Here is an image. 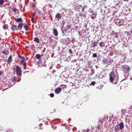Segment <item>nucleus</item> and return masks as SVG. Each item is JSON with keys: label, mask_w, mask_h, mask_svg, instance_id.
<instances>
[{"label": "nucleus", "mask_w": 132, "mask_h": 132, "mask_svg": "<svg viewBox=\"0 0 132 132\" xmlns=\"http://www.w3.org/2000/svg\"><path fill=\"white\" fill-rule=\"evenodd\" d=\"M34 17H33L31 19V20L32 21H33V20H34Z\"/></svg>", "instance_id": "42"}, {"label": "nucleus", "mask_w": 132, "mask_h": 132, "mask_svg": "<svg viewBox=\"0 0 132 132\" xmlns=\"http://www.w3.org/2000/svg\"><path fill=\"white\" fill-rule=\"evenodd\" d=\"M35 57L37 59L40 60L41 59V56H40V55L39 54H37L36 55Z\"/></svg>", "instance_id": "16"}, {"label": "nucleus", "mask_w": 132, "mask_h": 132, "mask_svg": "<svg viewBox=\"0 0 132 132\" xmlns=\"http://www.w3.org/2000/svg\"><path fill=\"white\" fill-rule=\"evenodd\" d=\"M34 39V41L35 42H36L37 43H39V39L37 37H35Z\"/></svg>", "instance_id": "17"}, {"label": "nucleus", "mask_w": 132, "mask_h": 132, "mask_svg": "<svg viewBox=\"0 0 132 132\" xmlns=\"http://www.w3.org/2000/svg\"><path fill=\"white\" fill-rule=\"evenodd\" d=\"M97 54L96 53L93 54V57H96L97 56Z\"/></svg>", "instance_id": "30"}, {"label": "nucleus", "mask_w": 132, "mask_h": 132, "mask_svg": "<svg viewBox=\"0 0 132 132\" xmlns=\"http://www.w3.org/2000/svg\"><path fill=\"white\" fill-rule=\"evenodd\" d=\"M34 130L37 132H42L43 131V128L41 127H38L37 126L34 128Z\"/></svg>", "instance_id": "4"}, {"label": "nucleus", "mask_w": 132, "mask_h": 132, "mask_svg": "<svg viewBox=\"0 0 132 132\" xmlns=\"http://www.w3.org/2000/svg\"><path fill=\"white\" fill-rule=\"evenodd\" d=\"M1 38H0V40H1Z\"/></svg>", "instance_id": "51"}, {"label": "nucleus", "mask_w": 132, "mask_h": 132, "mask_svg": "<svg viewBox=\"0 0 132 132\" xmlns=\"http://www.w3.org/2000/svg\"><path fill=\"white\" fill-rule=\"evenodd\" d=\"M2 53L4 54L5 55H7L9 53V52L8 50H5L4 51H3Z\"/></svg>", "instance_id": "12"}, {"label": "nucleus", "mask_w": 132, "mask_h": 132, "mask_svg": "<svg viewBox=\"0 0 132 132\" xmlns=\"http://www.w3.org/2000/svg\"><path fill=\"white\" fill-rule=\"evenodd\" d=\"M3 28L4 29H7L8 28V26L7 24L4 25L3 26Z\"/></svg>", "instance_id": "22"}, {"label": "nucleus", "mask_w": 132, "mask_h": 132, "mask_svg": "<svg viewBox=\"0 0 132 132\" xmlns=\"http://www.w3.org/2000/svg\"><path fill=\"white\" fill-rule=\"evenodd\" d=\"M117 84V81H116V82L115 83V84Z\"/></svg>", "instance_id": "47"}, {"label": "nucleus", "mask_w": 132, "mask_h": 132, "mask_svg": "<svg viewBox=\"0 0 132 132\" xmlns=\"http://www.w3.org/2000/svg\"><path fill=\"white\" fill-rule=\"evenodd\" d=\"M90 130V129H86V132H88Z\"/></svg>", "instance_id": "39"}, {"label": "nucleus", "mask_w": 132, "mask_h": 132, "mask_svg": "<svg viewBox=\"0 0 132 132\" xmlns=\"http://www.w3.org/2000/svg\"><path fill=\"white\" fill-rule=\"evenodd\" d=\"M125 1H128L129 0H124Z\"/></svg>", "instance_id": "46"}, {"label": "nucleus", "mask_w": 132, "mask_h": 132, "mask_svg": "<svg viewBox=\"0 0 132 132\" xmlns=\"http://www.w3.org/2000/svg\"><path fill=\"white\" fill-rule=\"evenodd\" d=\"M18 55L19 57L21 59V60L25 59L24 56L22 57L21 56L19 53H18Z\"/></svg>", "instance_id": "21"}, {"label": "nucleus", "mask_w": 132, "mask_h": 132, "mask_svg": "<svg viewBox=\"0 0 132 132\" xmlns=\"http://www.w3.org/2000/svg\"><path fill=\"white\" fill-rule=\"evenodd\" d=\"M41 56V57L44 56V54H42L41 55H40Z\"/></svg>", "instance_id": "41"}, {"label": "nucleus", "mask_w": 132, "mask_h": 132, "mask_svg": "<svg viewBox=\"0 0 132 132\" xmlns=\"http://www.w3.org/2000/svg\"><path fill=\"white\" fill-rule=\"evenodd\" d=\"M98 41V40H97V41ZM98 44V41L94 42V43L93 44V47H94L96 46Z\"/></svg>", "instance_id": "18"}, {"label": "nucleus", "mask_w": 132, "mask_h": 132, "mask_svg": "<svg viewBox=\"0 0 132 132\" xmlns=\"http://www.w3.org/2000/svg\"><path fill=\"white\" fill-rule=\"evenodd\" d=\"M97 129L96 130V131H99L100 128V125H98V126L97 127Z\"/></svg>", "instance_id": "28"}, {"label": "nucleus", "mask_w": 132, "mask_h": 132, "mask_svg": "<svg viewBox=\"0 0 132 132\" xmlns=\"http://www.w3.org/2000/svg\"><path fill=\"white\" fill-rule=\"evenodd\" d=\"M108 117L107 116H104L103 120H104L105 121H106L108 119Z\"/></svg>", "instance_id": "23"}, {"label": "nucleus", "mask_w": 132, "mask_h": 132, "mask_svg": "<svg viewBox=\"0 0 132 132\" xmlns=\"http://www.w3.org/2000/svg\"><path fill=\"white\" fill-rule=\"evenodd\" d=\"M12 57L10 56L9 58L8 59L7 61V63L8 64H11V62L12 61Z\"/></svg>", "instance_id": "11"}, {"label": "nucleus", "mask_w": 132, "mask_h": 132, "mask_svg": "<svg viewBox=\"0 0 132 132\" xmlns=\"http://www.w3.org/2000/svg\"><path fill=\"white\" fill-rule=\"evenodd\" d=\"M17 10V9L15 8H13V11L14 12H15Z\"/></svg>", "instance_id": "37"}, {"label": "nucleus", "mask_w": 132, "mask_h": 132, "mask_svg": "<svg viewBox=\"0 0 132 132\" xmlns=\"http://www.w3.org/2000/svg\"><path fill=\"white\" fill-rule=\"evenodd\" d=\"M26 66V65H25V67H24L25 68V66Z\"/></svg>", "instance_id": "50"}, {"label": "nucleus", "mask_w": 132, "mask_h": 132, "mask_svg": "<svg viewBox=\"0 0 132 132\" xmlns=\"http://www.w3.org/2000/svg\"><path fill=\"white\" fill-rule=\"evenodd\" d=\"M2 72L1 71H0V75H2Z\"/></svg>", "instance_id": "43"}, {"label": "nucleus", "mask_w": 132, "mask_h": 132, "mask_svg": "<svg viewBox=\"0 0 132 132\" xmlns=\"http://www.w3.org/2000/svg\"><path fill=\"white\" fill-rule=\"evenodd\" d=\"M25 59H24L23 60H22L21 61L22 62V63L23 64L24 67H25V65H26V61H25Z\"/></svg>", "instance_id": "19"}, {"label": "nucleus", "mask_w": 132, "mask_h": 132, "mask_svg": "<svg viewBox=\"0 0 132 132\" xmlns=\"http://www.w3.org/2000/svg\"><path fill=\"white\" fill-rule=\"evenodd\" d=\"M119 127V125H117L115 127V131L116 132L119 130H120V128Z\"/></svg>", "instance_id": "14"}, {"label": "nucleus", "mask_w": 132, "mask_h": 132, "mask_svg": "<svg viewBox=\"0 0 132 132\" xmlns=\"http://www.w3.org/2000/svg\"><path fill=\"white\" fill-rule=\"evenodd\" d=\"M55 70H53V71L52 73H53L54 72H55Z\"/></svg>", "instance_id": "44"}, {"label": "nucleus", "mask_w": 132, "mask_h": 132, "mask_svg": "<svg viewBox=\"0 0 132 132\" xmlns=\"http://www.w3.org/2000/svg\"><path fill=\"white\" fill-rule=\"evenodd\" d=\"M14 19L15 21L17 22H21L22 21V20L21 18H14Z\"/></svg>", "instance_id": "9"}, {"label": "nucleus", "mask_w": 132, "mask_h": 132, "mask_svg": "<svg viewBox=\"0 0 132 132\" xmlns=\"http://www.w3.org/2000/svg\"><path fill=\"white\" fill-rule=\"evenodd\" d=\"M15 71L16 72V75L18 76V77L21 76L22 71L18 65L16 66Z\"/></svg>", "instance_id": "1"}, {"label": "nucleus", "mask_w": 132, "mask_h": 132, "mask_svg": "<svg viewBox=\"0 0 132 132\" xmlns=\"http://www.w3.org/2000/svg\"><path fill=\"white\" fill-rule=\"evenodd\" d=\"M4 0H0V5H2L4 3Z\"/></svg>", "instance_id": "25"}, {"label": "nucleus", "mask_w": 132, "mask_h": 132, "mask_svg": "<svg viewBox=\"0 0 132 132\" xmlns=\"http://www.w3.org/2000/svg\"><path fill=\"white\" fill-rule=\"evenodd\" d=\"M48 39L49 41V42L50 43H51L53 42V40L51 37H49L48 38Z\"/></svg>", "instance_id": "20"}, {"label": "nucleus", "mask_w": 132, "mask_h": 132, "mask_svg": "<svg viewBox=\"0 0 132 132\" xmlns=\"http://www.w3.org/2000/svg\"><path fill=\"white\" fill-rule=\"evenodd\" d=\"M69 52L70 54H71L72 53V51L71 49H70L69 51Z\"/></svg>", "instance_id": "33"}, {"label": "nucleus", "mask_w": 132, "mask_h": 132, "mask_svg": "<svg viewBox=\"0 0 132 132\" xmlns=\"http://www.w3.org/2000/svg\"><path fill=\"white\" fill-rule=\"evenodd\" d=\"M16 77H14L13 78V80L15 81H16Z\"/></svg>", "instance_id": "38"}, {"label": "nucleus", "mask_w": 132, "mask_h": 132, "mask_svg": "<svg viewBox=\"0 0 132 132\" xmlns=\"http://www.w3.org/2000/svg\"><path fill=\"white\" fill-rule=\"evenodd\" d=\"M61 18V16L60 13H57L55 16V18H57L59 20Z\"/></svg>", "instance_id": "13"}, {"label": "nucleus", "mask_w": 132, "mask_h": 132, "mask_svg": "<svg viewBox=\"0 0 132 132\" xmlns=\"http://www.w3.org/2000/svg\"><path fill=\"white\" fill-rule=\"evenodd\" d=\"M62 90L61 88L58 87L56 88L55 90V92L56 94H58L60 93Z\"/></svg>", "instance_id": "6"}, {"label": "nucleus", "mask_w": 132, "mask_h": 132, "mask_svg": "<svg viewBox=\"0 0 132 132\" xmlns=\"http://www.w3.org/2000/svg\"><path fill=\"white\" fill-rule=\"evenodd\" d=\"M32 7H35V8H36V5H35V4L34 3H32Z\"/></svg>", "instance_id": "31"}, {"label": "nucleus", "mask_w": 132, "mask_h": 132, "mask_svg": "<svg viewBox=\"0 0 132 132\" xmlns=\"http://www.w3.org/2000/svg\"><path fill=\"white\" fill-rule=\"evenodd\" d=\"M131 33L132 34V30H131Z\"/></svg>", "instance_id": "49"}, {"label": "nucleus", "mask_w": 132, "mask_h": 132, "mask_svg": "<svg viewBox=\"0 0 132 132\" xmlns=\"http://www.w3.org/2000/svg\"><path fill=\"white\" fill-rule=\"evenodd\" d=\"M53 34L55 36H57L58 35V31L55 29H54L53 30Z\"/></svg>", "instance_id": "8"}, {"label": "nucleus", "mask_w": 132, "mask_h": 132, "mask_svg": "<svg viewBox=\"0 0 132 132\" xmlns=\"http://www.w3.org/2000/svg\"><path fill=\"white\" fill-rule=\"evenodd\" d=\"M126 72H128L130 70V68L128 65L126 66L125 68Z\"/></svg>", "instance_id": "15"}, {"label": "nucleus", "mask_w": 132, "mask_h": 132, "mask_svg": "<svg viewBox=\"0 0 132 132\" xmlns=\"http://www.w3.org/2000/svg\"><path fill=\"white\" fill-rule=\"evenodd\" d=\"M96 17L95 15L94 14H92L91 15V17L93 19H94V18Z\"/></svg>", "instance_id": "24"}, {"label": "nucleus", "mask_w": 132, "mask_h": 132, "mask_svg": "<svg viewBox=\"0 0 132 132\" xmlns=\"http://www.w3.org/2000/svg\"><path fill=\"white\" fill-rule=\"evenodd\" d=\"M36 15V13L35 12H34L32 14V16L33 17H34Z\"/></svg>", "instance_id": "34"}, {"label": "nucleus", "mask_w": 132, "mask_h": 132, "mask_svg": "<svg viewBox=\"0 0 132 132\" xmlns=\"http://www.w3.org/2000/svg\"><path fill=\"white\" fill-rule=\"evenodd\" d=\"M46 77V76H44V77H43V78H45Z\"/></svg>", "instance_id": "45"}, {"label": "nucleus", "mask_w": 132, "mask_h": 132, "mask_svg": "<svg viewBox=\"0 0 132 132\" xmlns=\"http://www.w3.org/2000/svg\"><path fill=\"white\" fill-rule=\"evenodd\" d=\"M84 11H85V10H84V7H83L82 9V11L83 12H84Z\"/></svg>", "instance_id": "40"}, {"label": "nucleus", "mask_w": 132, "mask_h": 132, "mask_svg": "<svg viewBox=\"0 0 132 132\" xmlns=\"http://www.w3.org/2000/svg\"><path fill=\"white\" fill-rule=\"evenodd\" d=\"M95 84V81H92L91 82V85H94Z\"/></svg>", "instance_id": "32"}, {"label": "nucleus", "mask_w": 132, "mask_h": 132, "mask_svg": "<svg viewBox=\"0 0 132 132\" xmlns=\"http://www.w3.org/2000/svg\"><path fill=\"white\" fill-rule=\"evenodd\" d=\"M68 29H71V26L70 25H69L67 26Z\"/></svg>", "instance_id": "36"}, {"label": "nucleus", "mask_w": 132, "mask_h": 132, "mask_svg": "<svg viewBox=\"0 0 132 132\" xmlns=\"http://www.w3.org/2000/svg\"><path fill=\"white\" fill-rule=\"evenodd\" d=\"M22 24V27L21 28V29L23 27V26L24 28H25V30L26 31H27L28 30V27L27 25V24L26 23H23L22 22H21L20 23V24Z\"/></svg>", "instance_id": "5"}, {"label": "nucleus", "mask_w": 132, "mask_h": 132, "mask_svg": "<svg viewBox=\"0 0 132 132\" xmlns=\"http://www.w3.org/2000/svg\"><path fill=\"white\" fill-rule=\"evenodd\" d=\"M11 29L13 31H14L15 29L14 28V27H13V25H12V27L11 28Z\"/></svg>", "instance_id": "35"}, {"label": "nucleus", "mask_w": 132, "mask_h": 132, "mask_svg": "<svg viewBox=\"0 0 132 132\" xmlns=\"http://www.w3.org/2000/svg\"><path fill=\"white\" fill-rule=\"evenodd\" d=\"M31 48L32 49L34 50L35 48V47L34 45H30Z\"/></svg>", "instance_id": "26"}, {"label": "nucleus", "mask_w": 132, "mask_h": 132, "mask_svg": "<svg viewBox=\"0 0 132 132\" xmlns=\"http://www.w3.org/2000/svg\"><path fill=\"white\" fill-rule=\"evenodd\" d=\"M116 78V76L114 72H111L110 75V80L111 82H113Z\"/></svg>", "instance_id": "2"}, {"label": "nucleus", "mask_w": 132, "mask_h": 132, "mask_svg": "<svg viewBox=\"0 0 132 132\" xmlns=\"http://www.w3.org/2000/svg\"><path fill=\"white\" fill-rule=\"evenodd\" d=\"M17 62H20L19 60H17Z\"/></svg>", "instance_id": "48"}, {"label": "nucleus", "mask_w": 132, "mask_h": 132, "mask_svg": "<svg viewBox=\"0 0 132 132\" xmlns=\"http://www.w3.org/2000/svg\"><path fill=\"white\" fill-rule=\"evenodd\" d=\"M50 96L51 97H53L54 96V94L53 93H51L50 94Z\"/></svg>", "instance_id": "29"}, {"label": "nucleus", "mask_w": 132, "mask_h": 132, "mask_svg": "<svg viewBox=\"0 0 132 132\" xmlns=\"http://www.w3.org/2000/svg\"><path fill=\"white\" fill-rule=\"evenodd\" d=\"M118 125L120 127L119 128L120 130L122 129L124 127V124L123 122L120 123L119 124H118Z\"/></svg>", "instance_id": "10"}, {"label": "nucleus", "mask_w": 132, "mask_h": 132, "mask_svg": "<svg viewBox=\"0 0 132 132\" xmlns=\"http://www.w3.org/2000/svg\"><path fill=\"white\" fill-rule=\"evenodd\" d=\"M22 26L21 24H20V23L19 24L17 27L16 25L13 24V27H14V28L16 30H21Z\"/></svg>", "instance_id": "3"}, {"label": "nucleus", "mask_w": 132, "mask_h": 132, "mask_svg": "<svg viewBox=\"0 0 132 132\" xmlns=\"http://www.w3.org/2000/svg\"><path fill=\"white\" fill-rule=\"evenodd\" d=\"M131 3H132V2H131Z\"/></svg>", "instance_id": "52"}, {"label": "nucleus", "mask_w": 132, "mask_h": 132, "mask_svg": "<svg viewBox=\"0 0 132 132\" xmlns=\"http://www.w3.org/2000/svg\"><path fill=\"white\" fill-rule=\"evenodd\" d=\"M103 43V42H100L99 44L100 46L102 47H103V46L102 45Z\"/></svg>", "instance_id": "27"}, {"label": "nucleus", "mask_w": 132, "mask_h": 132, "mask_svg": "<svg viewBox=\"0 0 132 132\" xmlns=\"http://www.w3.org/2000/svg\"><path fill=\"white\" fill-rule=\"evenodd\" d=\"M118 34L115 32L114 31H112V33L111 34V35L113 36V37L115 38L118 39Z\"/></svg>", "instance_id": "7"}]
</instances>
